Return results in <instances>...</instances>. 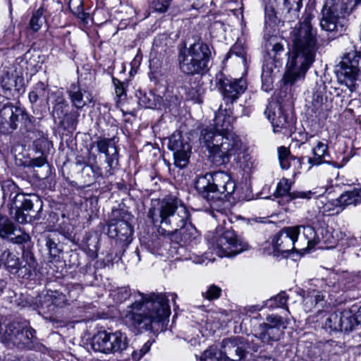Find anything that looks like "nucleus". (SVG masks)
I'll use <instances>...</instances> for the list:
<instances>
[{"label":"nucleus","instance_id":"obj_7","mask_svg":"<svg viewBox=\"0 0 361 361\" xmlns=\"http://www.w3.org/2000/svg\"><path fill=\"white\" fill-rule=\"evenodd\" d=\"M11 216L20 224H26L37 219V214L42 208L40 199L34 195L17 193L13 196L11 193Z\"/></svg>","mask_w":361,"mask_h":361},{"label":"nucleus","instance_id":"obj_9","mask_svg":"<svg viewBox=\"0 0 361 361\" xmlns=\"http://www.w3.org/2000/svg\"><path fill=\"white\" fill-rule=\"evenodd\" d=\"M91 345L96 352L104 354L121 353L127 348L128 339L126 334L121 331H101L93 336Z\"/></svg>","mask_w":361,"mask_h":361},{"label":"nucleus","instance_id":"obj_42","mask_svg":"<svg viewBox=\"0 0 361 361\" xmlns=\"http://www.w3.org/2000/svg\"><path fill=\"white\" fill-rule=\"evenodd\" d=\"M339 313H334L326 319L324 326L326 329L333 331H341Z\"/></svg>","mask_w":361,"mask_h":361},{"label":"nucleus","instance_id":"obj_49","mask_svg":"<svg viewBox=\"0 0 361 361\" xmlns=\"http://www.w3.org/2000/svg\"><path fill=\"white\" fill-rule=\"evenodd\" d=\"M221 289L216 285L209 286L206 292L202 293V295L209 300L217 299L220 297Z\"/></svg>","mask_w":361,"mask_h":361},{"label":"nucleus","instance_id":"obj_14","mask_svg":"<svg viewBox=\"0 0 361 361\" xmlns=\"http://www.w3.org/2000/svg\"><path fill=\"white\" fill-rule=\"evenodd\" d=\"M298 234L296 228L286 227L274 235L269 242L271 245L273 254H289L293 250L297 251L295 245V236Z\"/></svg>","mask_w":361,"mask_h":361},{"label":"nucleus","instance_id":"obj_11","mask_svg":"<svg viewBox=\"0 0 361 361\" xmlns=\"http://www.w3.org/2000/svg\"><path fill=\"white\" fill-rule=\"evenodd\" d=\"M214 249L221 257H231L247 250V244L238 238L233 231L227 230L216 237Z\"/></svg>","mask_w":361,"mask_h":361},{"label":"nucleus","instance_id":"obj_2","mask_svg":"<svg viewBox=\"0 0 361 361\" xmlns=\"http://www.w3.org/2000/svg\"><path fill=\"white\" fill-rule=\"evenodd\" d=\"M312 17L308 15L298 27L290 33L291 49L288 52L285 83L293 84L305 77V73L315 61L319 49L317 32L311 25Z\"/></svg>","mask_w":361,"mask_h":361},{"label":"nucleus","instance_id":"obj_22","mask_svg":"<svg viewBox=\"0 0 361 361\" xmlns=\"http://www.w3.org/2000/svg\"><path fill=\"white\" fill-rule=\"evenodd\" d=\"M67 300L66 295L63 293L49 290L43 296H40L39 308L43 313H49L54 311L55 307H63Z\"/></svg>","mask_w":361,"mask_h":361},{"label":"nucleus","instance_id":"obj_20","mask_svg":"<svg viewBox=\"0 0 361 361\" xmlns=\"http://www.w3.org/2000/svg\"><path fill=\"white\" fill-rule=\"evenodd\" d=\"M169 148L173 152L174 164L176 166L183 169L189 162L191 147L187 142L183 143L180 137H172L169 140Z\"/></svg>","mask_w":361,"mask_h":361},{"label":"nucleus","instance_id":"obj_33","mask_svg":"<svg viewBox=\"0 0 361 361\" xmlns=\"http://www.w3.org/2000/svg\"><path fill=\"white\" fill-rule=\"evenodd\" d=\"M15 231L14 224L6 216L0 213V238H8L14 234Z\"/></svg>","mask_w":361,"mask_h":361},{"label":"nucleus","instance_id":"obj_39","mask_svg":"<svg viewBox=\"0 0 361 361\" xmlns=\"http://www.w3.org/2000/svg\"><path fill=\"white\" fill-rule=\"evenodd\" d=\"M336 205L339 207H345L351 204L356 205L357 202L354 189L341 194L340 197L336 199Z\"/></svg>","mask_w":361,"mask_h":361},{"label":"nucleus","instance_id":"obj_54","mask_svg":"<svg viewBox=\"0 0 361 361\" xmlns=\"http://www.w3.org/2000/svg\"><path fill=\"white\" fill-rule=\"evenodd\" d=\"M55 99L53 102L54 103V111H59L60 109H62L63 106H67L66 100L63 97L62 92H55Z\"/></svg>","mask_w":361,"mask_h":361},{"label":"nucleus","instance_id":"obj_46","mask_svg":"<svg viewBox=\"0 0 361 361\" xmlns=\"http://www.w3.org/2000/svg\"><path fill=\"white\" fill-rule=\"evenodd\" d=\"M131 295L130 290L128 287H121L114 290L111 295L117 303L126 301Z\"/></svg>","mask_w":361,"mask_h":361},{"label":"nucleus","instance_id":"obj_41","mask_svg":"<svg viewBox=\"0 0 361 361\" xmlns=\"http://www.w3.org/2000/svg\"><path fill=\"white\" fill-rule=\"evenodd\" d=\"M44 9L43 8H38L32 15L30 21V28L35 31L37 32L42 27L44 20L43 18Z\"/></svg>","mask_w":361,"mask_h":361},{"label":"nucleus","instance_id":"obj_28","mask_svg":"<svg viewBox=\"0 0 361 361\" xmlns=\"http://www.w3.org/2000/svg\"><path fill=\"white\" fill-rule=\"evenodd\" d=\"M198 236V231L195 227L188 222L184 226L179 228L178 233L174 236L169 235L172 240L180 241L184 244L190 243Z\"/></svg>","mask_w":361,"mask_h":361},{"label":"nucleus","instance_id":"obj_19","mask_svg":"<svg viewBox=\"0 0 361 361\" xmlns=\"http://www.w3.org/2000/svg\"><path fill=\"white\" fill-rule=\"evenodd\" d=\"M298 234L295 236V245L298 250H311L320 242V237L314 228L310 226H296Z\"/></svg>","mask_w":361,"mask_h":361},{"label":"nucleus","instance_id":"obj_13","mask_svg":"<svg viewBox=\"0 0 361 361\" xmlns=\"http://www.w3.org/2000/svg\"><path fill=\"white\" fill-rule=\"evenodd\" d=\"M216 87L226 104L233 103L247 89L245 80L226 77L222 73L216 78Z\"/></svg>","mask_w":361,"mask_h":361},{"label":"nucleus","instance_id":"obj_5","mask_svg":"<svg viewBox=\"0 0 361 361\" xmlns=\"http://www.w3.org/2000/svg\"><path fill=\"white\" fill-rule=\"evenodd\" d=\"M212 59V51L208 44L200 37L194 38V42L188 47L179 49L178 61L180 71L186 75H202L209 71V63Z\"/></svg>","mask_w":361,"mask_h":361},{"label":"nucleus","instance_id":"obj_25","mask_svg":"<svg viewBox=\"0 0 361 361\" xmlns=\"http://www.w3.org/2000/svg\"><path fill=\"white\" fill-rule=\"evenodd\" d=\"M67 92L73 106L77 109H82L92 100V95L75 83L71 85Z\"/></svg>","mask_w":361,"mask_h":361},{"label":"nucleus","instance_id":"obj_60","mask_svg":"<svg viewBox=\"0 0 361 361\" xmlns=\"http://www.w3.org/2000/svg\"><path fill=\"white\" fill-rule=\"evenodd\" d=\"M293 157H288L286 159H283L279 161L281 168L282 169H288L290 166V161L293 160Z\"/></svg>","mask_w":361,"mask_h":361},{"label":"nucleus","instance_id":"obj_59","mask_svg":"<svg viewBox=\"0 0 361 361\" xmlns=\"http://www.w3.org/2000/svg\"><path fill=\"white\" fill-rule=\"evenodd\" d=\"M46 162V159L44 157H37V158H35V159H33L30 161V165L32 166H36V167H40V166H42L43 165H44Z\"/></svg>","mask_w":361,"mask_h":361},{"label":"nucleus","instance_id":"obj_27","mask_svg":"<svg viewBox=\"0 0 361 361\" xmlns=\"http://www.w3.org/2000/svg\"><path fill=\"white\" fill-rule=\"evenodd\" d=\"M302 303L306 312H311L316 307L318 308V312H320L325 304L324 296L318 290H309L303 296Z\"/></svg>","mask_w":361,"mask_h":361},{"label":"nucleus","instance_id":"obj_40","mask_svg":"<svg viewBox=\"0 0 361 361\" xmlns=\"http://www.w3.org/2000/svg\"><path fill=\"white\" fill-rule=\"evenodd\" d=\"M94 145L97 146L99 152L103 153L105 155L109 152V149L111 150L116 147L114 140L108 138L99 139L92 144V147Z\"/></svg>","mask_w":361,"mask_h":361},{"label":"nucleus","instance_id":"obj_50","mask_svg":"<svg viewBox=\"0 0 361 361\" xmlns=\"http://www.w3.org/2000/svg\"><path fill=\"white\" fill-rule=\"evenodd\" d=\"M139 104L144 108L147 109H154L156 107V104L154 103V96L152 94L149 95L144 94L139 98Z\"/></svg>","mask_w":361,"mask_h":361},{"label":"nucleus","instance_id":"obj_24","mask_svg":"<svg viewBox=\"0 0 361 361\" xmlns=\"http://www.w3.org/2000/svg\"><path fill=\"white\" fill-rule=\"evenodd\" d=\"M336 74L340 82L344 84L353 92L355 90V82L358 80L361 76V71L358 70V73L355 75L354 70L348 66V64L343 63V61H341L337 66Z\"/></svg>","mask_w":361,"mask_h":361},{"label":"nucleus","instance_id":"obj_63","mask_svg":"<svg viewBox=\"0 0 361 361\" xmlns=\"http://www.w3.org/2000/svg\"><path fill=\"white\" fill-rule=\"evenodd\" d=\"M355 319H356L357 325L361 324V306L357 310V312L354 314Z\"/></svg>","mask_w":361,"mask_h":361},{"label":"nucleus","instance_id":"obj_10","mask_svg":"<svg viewBox=\"0 0 361 361\" xmlns=\"http://www.w3.org/2000/svg\"><path fill=\"white\" fill-rule=\"evenodd\" d=\"M290 323L289 319L276 314L269 315L266 322L259 326V331L255 334L263 343H271L280 340L284 330Z\"/></svg>","mask_w":361,"mask_h":361},{"label":"nucleus","instance_id":"obj_8","mask_svg":"<svg viewBox=\"0 0 361 361\" xmlns=\"http://www.w3.org/2000/svg\"><path fill=\"white\" fill-rule=\"evenodd\" d=\"M0 257L9 272L23 278L30 277L36 269L37 262L34 254L29 250H23L20 259L15 251L6 249Z\"/></svg>","mask_w":361,"mask_h":361},{"label":"nucleus","instance_id":"obj_57","mask_svg":"<svg viewBox=\"0 0 361 361\" xmlns=\"http://www.w3.org/2000/svg\"><path fill=\"white\" fill-rule=\"evenodd\" d=\"M113 82L115 85V92L118 97H121L125 94V87L123 84L118 80L114 78Z\"/></svg>","mask_w":361,"mask_h":361},{"label":"nucleus","instance_id":"obj_43","mask_svg":"<svg viewBox=\"0 0 361 361\" xmlns=\"http://www.w3.org/2000/svg\"><path fill=\"white\" fill-rule=\"evenodd\" d=\"M21 115L17 118L12 116L13 121L16 123V129L18 127L19 124L21 125L25 129L29 130L31 128L32 120L27 113L21 108H20Z\"/></svg>","mask_w":361,"mask_h":361},{"label":"nucleus","instance_id":"obj_36","mask_svg":"<svg viewBox=\"0 0 361 361\" xmlns=\"http://www.w3.org/2000/svg\"><path fill=\"white\" fill-rule=\"evenodd\" d=\"M200 361H224L221 350L216 346H210L202 353Z\"/></svg>","mask_w":361,"mask_h":361},{"label":"nucleus","instance_id":"obj_12","mask_svg":"<svg viewBox=\"0 0 361 361\" xmlns=\"http://www.w3.org/2000/svg\"><path fill=\"white\" fill-rule=\"evenodd\" d=\"M342 3L338 0H326L322 11L320 26L322 30L333 32L337 30L339 19L345 18L351 12L343 11Z\"/></svg>","mask_w":361,"mask_h":361},{"label":"nucleus","instance_id":"obj_1","mask_svg":"<svg viewBox=\"0 0 361 361\" xmlns=\"http://www.w3.org/2000/svg\"><path fill=\"white\" fill-rule=\"evenodd\" d=\"M233 118L230 112L220 107L215 114L213 127L202 130L200 144L207 149L209 157L216 166L225 165L242 147L240 138L232 131Z\"/></svg>","mask_w":361,"mask_h":361},{"label":"nucleus","instance_id":"obj_30","mask_svg":"<svg viewBox=\"0 0 361 361\" xmlns=\"http://www.w3.org/2000/svg\"><path fill=\"white\" fill-rule=\"evenodd\" d=\"M278 66V63L269 62L267 61L266 63L262 66V87L267 86L265 90L267 91L270 89L271 85L273 83V78L274 75V68H276Z\"/></svg>","mask_w":361,"mask_h":361},{"label":"nucleus","instance_id":"obj_6","mask_svg":"<svg viewBox=\"0 0 361 361\" xmlns=\"http://www.w3.org/2000/svg\"><path fill=\"white\" fill-rule=\"evenodd\" d=\"M195 188L200 195L212 206L216 201L231 195L235 190V184L228 173L219 171L199 176Z\"/></svg>","mask_w":361,"mask_h":361},{"label":"nucleus","instance_id":"obj_31","mask_svg":"<svg viewBox=\"0 0 361 361\" xmlns=\"http://www.w3.org/2000/svg\"><path fill=\"white\" fill-rule=\"evenodd\" d=\"M48 86L42 82H38L28 94L32 104L36 103L39 99H48Z\"/></svg>","mask_w":361,"mask_h":361},{"label":"nucleus","instance_id":"obj_4","mask_svg":"<svg viewBox=\"0 0 361 361\" xmlns=\"http://www.w3.org/2000/svg\"><path fill=\"white\" fill-rule=\"evenodd\" d=\"M148 216L154 224L160 223L158 233L164 236H174L179 228L190 221L189 211L177 200L162 202L158 208H151Z\"/></svg>","mask_w":361,"mask_h":361},{"label":"nucleus","instance_id":"obj_21","mask_svg":"<svg viewBox=\"0 0 361 361\" xmlns=\"http://www.w3.org/2000/svg\"><path fill=\"white\" fill-rule=\"evenodd\" d=\"M290 188L291 182L288 178H281L277 184L274 196L276 197L286 196L288 197V200H293L298 198L310 200L315 195V192L311 190L290 192Z\"/></svg>","mask_w":361,"mask_h":361},{"label":"nucleus","instance_id":"obj_15","mask_svg":"<svg viewBox=\"0 0 361 361\" xmlns=\"http://www.w3.org/2000/svg\"><path fill=\"white\" fill-rule=\"evenodd\" d=\"M35 331L30 327H23L18 323L11 324L7 326L6 338L8 342L19 348L31 349L36 338Z\"/></svg>","mask_w":361,"mask_h":361},{"label":"nucleus","instance_id":"obj_44","mask_svg":"<svg viewBox=\"0 0 361 361\" xmlns=\"http://www.w3.org/2000/svg\"><path fill=\"white\" fill-rule=\"evenodd\" d=\"M46 247L49 251L51 257L55 258L59 256L61 249L58 247L57 240L51 235L46 238Z\"/></svg>","mask_w":361,"mask_h":361},{"label":"nucleus","instance_id":"obj_52","mask_svg":"<svg viewBox=\"0 0 361 361\" xmlns=\"http://www.w3.org/2000/svg\"><path fill=\"white\" fill-rule=\"evenodd\" d=\"M170 4V0H154L152 2L153 8L156 11L164 13L167 11Z\"/></svg>","mask_w":361,"mask_h":361},{"label":"nucleus","instance_id":"obj_51","mask_svg":"<svg viewBox=\"0 0 361 361\" xmlns=\"http://www.w3.org/2000/svg\"><path fill=\"white\" fill-rule=\"evenodd\" d=\"M113 152L111 154L109 152L107 154H106V162L108 164V166L110 169H114L115 166H116L118 164V150L117 147H116L113 149Z\"/></svg>","mask_w":361,"mask_h":361},{"label":"nucleus","instance_id":"obj_35","mask_svg":"<svg viewBox=\"0 0 361 361\" xmlns=\"http://www.w3.org/2000/svg\"><path fill=\"white\" fill-rule=\"evenodd\" d=\"M285 54L283 44L280 42H274L272 44V48L268 51V56L269 59H272L274 63L280 64L283 56Z\"/></svg>","mask_w":361,"mask_h":361},{"label":"nucleus","instance_id":"obj_38","mask_svg":"<svg viewBox=\"0 0 361 361\" xmlns=\"http://www.w3.org/2000/svg\"><path fill=\"white\" fill-rule=\"evenodd\" d=\"M82 4V0H69L68 7L78 18L85 20L88 17V14L83 11Z\"/></svg>","mask_w":361,"mask_h":361},{"label":"nucleus","instance_id":"obj_48","mask_svg":"<svg viewBox=\"0 0 361 361\" xmlns=\"http://www.w3.org/2000/svg\"><path fill=\"white\" fill-rule=\"evenodd\" d=\"M320 241L324 243L332 244L334 243V237L332 232V228L329 227H322L319 230Z\"/></svg>","mask_w":361,"mask_h":361},{"label":"nucleus","instance_id":"obj_45","mask_svg":"<svg viewBox=\"0 0 361 361\" xmlns=\"http://www.w3.org/2000/svg\"><path fill=\"white\" fill-rule=\"evenodd\" d=\"M5 86L6 90H11L14 87L17 92H20L24 86V78L22 76L11 74V81L9 82H6Z\"/></svg>","mask_w":361,"mask_h":361},{"label":"nucleus","instance_id":"obj_34","mask_svg":"<svg viewBox=\"0 0 361 361\" xmlns=\"http://www.w3.org/2000/svg\"><path fill=\"white\" fill-rule=\"evenodd\" d=\"M341 61H343V63L348 64V66L354 70L355 75L358 73V70H360V54L355 50H352L345 54Z\"/></svg>","mask_w":361,"mask_h":361},{"label":"nucleus","instance_id":"obj_29","mask_svg":"<svg viewBox=\"0 0 361 361\" xmlns=\"http://www.w3.org/2000/svg\"><path fill=\"white\" fill-rule=\"evenodd\" d=\"M339 317L341 319V331H351L357 326L356 319H355L354 314L351 310H345L339 312Z\"/></svg>","mask_w":361,"mask_h":361},{"label":"nucleus","instance_id":"obj_16","mask_svg":"<svg viewBox=\"0 0 361 361\" xmlns=\"http://www.w3.org/2000/svg\"><path fill=\"white\" fill-rule=\"evenodd\" d=\"M247 348L245 338L236 336L223 340L221 351L224 361H241L246 357Z\"/></svg>","mask_w":361,"mask_h":361},{"label":"nucleus","instance_id":"obj_61","mask_svg":"<svg viewBox=\"0 0 361 361\" xmlns=\"http://www.w3.org/2000/svg\"><path fill=\"white\" fill-rule=\"evenodd\" d=\"M1 86L4 89H6L5 84L6 82H9L11 81V75L8 72L3 73L1 75Z\"/></svg>","mask_w":361,"mask_h":361},{"label":"nucleus","instance_id":"obj_64","mask_svg":"<svg viewBox=\"0 0 361 361\" xmlns=\"http://www.w3.org/2000/svg\"><path fill=\"white\" fill-rule=\"evenodd\" d=\"M255 361H274V360L273 358H271V357L262 355V356H258L255 359Z\"/></svg>","mask_w":361,"mask_h":361},{"label":"nucleus","instance_id":"obj_55","mask_svg":"<svg viewBox=\"0 0 361 361\" xmlns=\"http://www.w3.org/2000/svg\"><path fill=\"white\" fill-rule=\"evenodd\" d=\"M162 244V239L161 238H152V240L147 243L148 248L150 249L152 252H158Z\"/></svg>","mask_w":361,"mask_h":361},{"label":"nucleus","instance_id":"obj_32","mask_svg":"<svg viewBox=\"0 0 361 361\" xmlns=\"http://www.w3.org/2000/svg\"><path fill=\"white\" fill-rule=\"evenodd\" d=\"M327 149L328 146L326 144L318 142L316 147L312 149L314 157L310 159V163L312 165H319L322 163L326 162V161L323 160V158L327 154ZM326 163L329 164L330 162L326 161Z\"/></svg>","mask_w":361,"mask_h":361},{"label":"nucleus","instance_id":"obj_3","mask_svg":"<svg viewBox=\"0 0 361 361\" xmlns=\"http://www.w3.org/2000/svg\"><path fill=\"white\" fill-rule=\"evenodd\" d=\"M139 298L128 307L125 320L138 330L152 331L162 328L171 314L165 293H137Z\"/></svg>","mask_w":361,"mask_h":361},{"label":"nucleus","instance_id":"obj_58","mask_svg":"<svg viewBox=\"0 0 361 361\" xmlns=\"http://www.w3.org/2000/svg\"><path fill=\"white\" fill-rule=\"evenodd\" d=\"M277 152L279 161L291 157L290 150L284 146L279 147Z\"/></svg>","mask_w":361,"mask_h":361},{"label":"nucleus","instance_id":"obj_17","mask_svg":"<svg viewBox=\"0 0 361 361\" xmlns=\"http://www.w3.org/2000/svg\"><path fill=\"white\" fill-rule=\"evenodd\" d=\"M133 233V227L126 221L113 219L108 224V235L111 238H115L117 242L122 244V246H127L131 243Z\"/></svg>","mask_w":361,"mask_h":361},{"label":"nucleus","instance_id":"obj_47","mask_svg":"<svg viewBox=\"0 0 361 361\" xmlns=\"http://www.w3.org/2000/svg\"><path fill=\"white\" fill-rule=\"evenodd\" d=\"M326 98L319 92H315L312 95V111L316 114H320L322 111V106Z\"/></svg>","mask_w":361,"mask_h":361},{"label":"nucleus","instance_id":"obj_23","mask_svg":"<svg viewBox=\"0 0 361 361\" xmlns=\"http://www.w3.org/2000/svg\"><path fill=\"white\" fill-rule=\"evenodd\" d=\"M20 107L13 104L4 105L0 109V131L3 133H10L16 130V123L13 121L12 116L16 118L21 115Z\"/></svg>","mask_w":361,"mask_h":361},{"label":"nucleus","instance_id":"obj_26","mask_svg":"<svg viewBox=\"0 0 361 361\" xmlns=\"http://www.w3.org/2000/svg\"><path fill=\"white\" fill-rule=\"evenodd\" d=\"M270 4L276 3L279 9L287 15L289 20L298 18L302 7V0H269Z\"/></svg>","mask_w":361,"mask_h":361},{"label":"nucleus","instance_id":"obj_37","mask_svg":"<svg viewBox=\"0 0 361 361\" xmlns=\"http://www.w3.org/2000/svg\"><path fill=\"white\" fill-rule=\"evenodd\" d=\"M288 298V297L286 293L285 292H281L279 295L268 300L266 302L265 306L271 309L283 307L286 305Z\"/></svg>","mask_w":361,"mask_h":361},{"label":"nucleus","instance_id":"obj_56","mask_svg":"<svg viewBox=\"0 0 361 361\" xmlns=\"http://www.w3.org/2000/svg\"><path fill=\"white\" fill-rule=\"evenodd\" d=\"M30 240V236L26 233H22L20 235L12 238L11 241L16 244H23L28 242Z\"/></svg>","mask_w":361,"mask_h":361},{"label":"nucleus","instance_id":"obj_62","mask_svg":"<svg viewBox=\"0 0 361 361\" xmlns=\"http://www.w3.org/2000/svg\"><path fill=\"white\" fill-rule=\"evenodd\" d=\"M357 204L361 203V188L354 189Z\"/></svg>","mask_w":361,"mask_h":361},{"label":"nucleus","instance_id":"obj_53","mask_svg":"<svg viewBox=\"0 0 361 361\" xmlns=\"http://www.w3.org/2000/svg\"><path fill=\"white\" fill-rule=\"evenodd\" d=\"M149 348L150 345L146 343L139 350H134L131 354L132 361H139L149 350Z\"/></svg>","mask_w":361,"mask_h":361},{"label":"nucleus","instance_id":"obj_18","mask_svg":"<svg viewBox=\"0 0 361 361\" xmlns=\"http://www.w3.org/2000/svg\"><path fill=\"white\" fill-rule=\"evenodd\" d=\"M264 114L271 123L275 133L287 129L290 125V120L283 111L281 106L276 102H270L264 111Z\"/></svg>","mask_w":361,"mask_h":361}]
</instances>
